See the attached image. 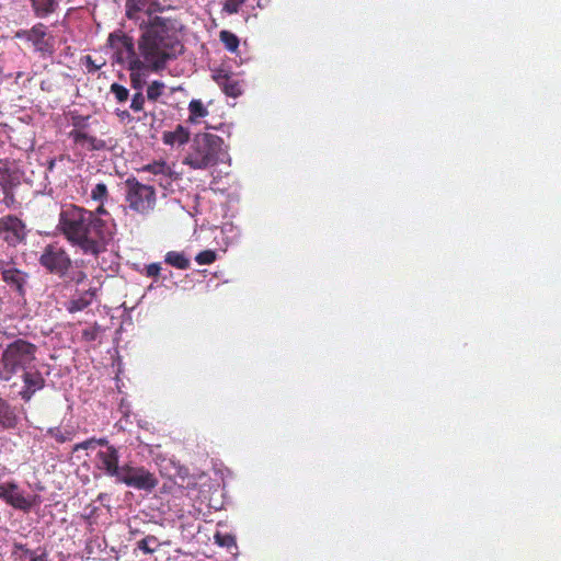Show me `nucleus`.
I'll list each match as a JSON object with an SVG mask.
<instances>
[{"mask_svg": "<svg viewBox=\"0 0 561 561\" xmlns=\"http://www.w3.org/2000/svg\"><path fill=\"white\" fill-rule=\"evenodd\" d=\"M124 8L125 18L136 22L138 25L141 21L163 18L158 15V13H162L164 10L160 0H126Z\"/></svg>", "mask_w": 561, "mask_h": 561, "instance_id": "10", "label": "nucleus"}, {"mask_svg": "<svg viewBox=\"0 0 561 561\" xmlns=\"http://www.w3.org/2000/svg\"><path fill=\"white\" fill-rule=\"evenodd\" d=\"M14 38L31 44L33 49L41 53L42 56H51L54 53V39L51 36H47V25L42 22L33 24L30 30L16 31Z\"/></svg>", "mask_w": 561, "mask_h": 561, "instance_id": "9", "label": "nucleus"}, {"mask_svg": "<svg viewBox=\"0 0 561 561\" xmlns=\"http://www.w3.org/2000/svg\"><path fill=\"white\" fill-rule=\"evenodd\" d=\"M105 203H99L95 210H90V214L94 216L99 222H113L111 218H104L103 216L111 217V214L105 209Z\"/></svg>", "mask_w": 561, "mask_h": 561, "instance_id": "38", "label": "nucleus"}, {"mask_svg": "<svg viewBox=\"0 0 561 561\" xmlns=\"http://www.w3.org/2000/svg\"><path fill=\"white\" fill-rule=\"evenodd\" d=\"M224 140L211 133H197L186 151L183 163L193 170H207L222 161Z\"/></svg>", "mask_w": 561, "mask_h": 561, "instance_id": "3", "label": "nucleus"}, {"mask_svg": "<svg viewBox=\"0 0 561 561\" xmlns=\"http://www.w3.org/2000/svg\"><path fill=\"white\" fill-rule=\"evenodd\" d=\"M146 99L147 96H145L141 91H136L131 98L130 108L135 113H140V111L145 108Z\"/></svg>", "mask_w": 561, "mask_h": 561, "instance_id": "37", "label": "nucleus"}, {"mask_svg": "<svg viewBox=\"0 0 561 561\" xmlns=\"http://www.w3.org/2000/svg\"><path fill=\"white\" fill-rule=\"evenodd\" d=\"M95 295V288H88L77 297H72L69 301H67L66 309L71 313L82 311L91 306Z\"/></svg>", "mask_w": 561, "mask_h": 561, "instance_id": "19", "label": "nucleus"}, {"mask_svg": "<svg viewBox=\"0 0 561 561\" xmlns=\"http://www.w3.org/2000/svg\"><path fill=\"white\" fill-rule=\"evenodd\" d=\"M137 548L146 553H151L160 546L156 536L149 535L136 543Z\"/></svg>", "mask_w": 561, "mask_h": 561, "instance_id": "32", "label": "nucleus"}, {"mask_svg": "<svg viewBox=\"0 0 561 561\" xmlns=\"http://www.w3.org/2000/svg\"><path fill=\"white\" fill-rule=\"evenodd\" d=\"M21 173L13 167L9 159H0V187L19 186Z\"/></svg>", "mask_w": 561, "mask_h": 561, "instance_id": "17", "label": "nucleus"}, {"mask_svg": "<svg viewBox=\"0 0 561 561\" xmlns=\"http://www.w3.org/2000/svg\"><path fill=\"white\" fill-rule=\"evenodd\" d=\"M84 65L89 73L98 72L101 67L105 65V61L96 62L91 55H85Z\"/></svg>", "mask_w": 561, "mask_h": 561, "instance_id": "39", "label": "nucleus"}, {"mask_svg": "<svg viewBox=\"0 0 561 561\" xmlns=\"http://www.w3.org/2000/svg\"><path fill=\"white\" fill-rule=\"evenodd\" d=\"M33 13H35L36 18L44 19L49 16V14L54 13L58 8V2L56 0H30Z\"/></svg>", "mask_w": 561, "mask_h": 561, "instance_id": "21", "label": "nucleus"}, {"mask_svg": "<svg viewBox=\"0 0 561 561\" xmlns=\"http://www.w3.org/2000/svg\"><path fill=\"white\" fill-rule=\"evenodd\" d=\"M22 382L20 396L25 403L30 402L37 391L46 387V379L43 373L34 367L22 370Z\"/></svg>", "mask_w": 561, "mask_h": 561, "instance_id": "12", "label": "nucleus"}, {"mask_svg": "<svg viewBox=\"0 0 561 561\" xmlns=\"http://www.w3.org/2000/svg\"><path fill=\"white\" fill-rule=\"evenodd\" d=\"M38 263L47 272L65 277L72 267V259L59 243H48L38 257Z\"/></svg>", "mask_w": 561, "mask_h": 561, "instance_id": "6", "label": "nucleus"}, {"mask_svg": "<svg viewBox=\"0 0 561 561\" xmlns=\"http://www.w3.org/2000/svg\"><path fill=\"white\" fill-rule=\"evenodd\" d=\"M216 259H217V254L213 250L202 251L195 256L196 263L199 265L214 264Z\"/></svg>", "mask_w": 561, "mask_h": 561, "instance_id": "36", "label": "nucleus"}, {"mask_svg": "<svg viewBox=\"0 0 561 561\" xmlns=\"http://www.w3.org/2000/svg\"><path fill=\"white\" fill-rule=\"evenodd\" d=\"M114 222H100L83 206L70 204L59 214V230L85 255L98 257L107 251L114 236Z\"/></svg>", "mask_w": 561, "mask_h": 561, "instance_id": "2", "label": "nucleus"}, {"mask_svg": "<svg viewBox=\"0 0 561 561\" xmlns=\"http://www.w3.org/2000/svg\"><path fill=\"white\" fill-rule=\"evenodd\" d=\"M141 170L152 174L162 175H171L172 173L171 168L168 167L164 161H153L151 163L145 164Z\"/></svg>", "mask_w": 561, "mask_h": 561, "instance_id": "29", "label": "nucleus"}, {"mask_svg": "<svg viewBox=\"0 0 561 561\" xmlns=\"http://www.w3.org/2000/svg\"><path fill=\"white\" fill-rule=\"evenodd\" d=\"M90 197L96 203H105L110 198L107 185L104 183H96L90 192Z\"/></svg>", "mask_w": 561, "mask_h": 561, "instance_id": "27", "label": "nucleus"}, {"mask_svg": "<svg viewBox=\"0 0 561 561\" xmlns=\"http://www.w3.org/2000/svg\"><path fill=\"white\" fill-rule=\"evenodd\" d=\"M164 263L179 270H187L190 267V260L182 252H168L164 255Z\"/></svg>", "mask_w": 561, "mask_h": 561, "instance_id": "25", "label": "nucleus"}, {"mask_svg": "<svg viewBox=\"0 0 561 561\" xmlns=\"http://www.w3.org/2000/svg\"><path fill=\"white\" fill-rule=\"evenodd\" d=\"M165 89L163 81L153 80L147 89V99L149 102H157Z\"/></svg>", "mask_w": 561, "mask_h": 561, "instance_id": "30", "label": "nucleus"}, {"mask_svg": "<svg viewBox=\"0 0 561 561\" xmlns=\"http://www.w3.org/2000/svg\"><path fill=\"white\" fill-rule=\"evenodd\" d=\"M245 2V0H226L224 4V10L229 13H238L240 7Z\"/></svg>", "mask_w": 561, "mask_h": 561, "instance_id": "41", "label": "nucleus"}, {"mask_svg": "<svg viewBox=\"0 0 561 561\" xmlns=\"http://www.w3.org/2000/svg\"><path fill=\"white\" fill-rule=\"evenodd\" d=\"M214 541L216 545L227 548L231 553H237L238 551L237 539L232 534L216 531L214 534Z\"/></svg>", "mask_w": 561, "mask_h": 561, "instance_id": "24", "label": "nucleus"}, {"mask_svg": "<svg viewBox=\"0 0 561 561\" xmlns=\"http://www.w3.org/2000/svg\"><path fill=\"white\" fill-rule=\"evenodd\" d=\"M20 419L14 407L7 399L0 397V428L2 431H14Z\"/></svg>", "mask_w": 561, "mask_h": 561, "instance_id": "16", "label": "nucleus"}, {"mask_svg": "<svg viewBox=\"0 0 561 561\" xmlns=\"http://www.w3.org/2000/svg\"><path fill=\"white\" fill-rule=\"evenodd\" d=\"M46 435L55 438L59 444L71 440L73 438L72 430H61L60 426L48 427Z\"/></svg>", "mask_w": 561, "mask_h": 561, "instance_id": "26", "label": "nucleus"}, {"mask_svg": "<svg viewBox=\"0 0 561 561\" xmlns=\"http://www.w3.org/2000/svg\"><path fill=\"white\" fill-rule=\"evenodd\" d=\"M99 332H100V327L98 324H95L93 327H88V328L83 329L82 337L89 342L95 341L98 339Z\"/></svg>", "mask_w": 561, "mask_h": 561, "instance_id": "42", "label": "nucleus"}, {"mask_svg": "<svg viewBox=\"0 0 561 561\" xmlns=\"http://www.w3.org/2000/svg\"><path fill=\"white\" fill-rule=\"evenodd\" d=\"M89 116H75L72 117V129L84 130L88 126Z\"/></svg>", "mask_w": 561, "mask_h": 561, "instance_id": "44", "label": "nucleus"}, {"mask_svg": "<svg viewBox=\"0 0 561 561\" xmlns=\"http://www.w3.org/2000/svg\"><path fill=\"white\" fill-rule=\"evenodd\" d=\"M16 186H3V187H0L1 191H2V195H3L2 203L9 209H15L16 206L19 205V202L16 201L15 195H14V188Z\"/></svg>", "mask_w": 561, "mask_h": 561, "instance_id": "34", "label": "nucleus"}, {"mask_svg": "<svg viewBox=\"0 0 561 561\" xmlns=\"http://www.w3.org/2000/svg\"><path fill=\"white\" fill-rule=\"evenodd\" d=\"M38 347L36 343L16 337L5 344L0 355V380L10 381L26 368L34 367Z\"/></svg>", "mask_w": 561, "mask_h": 561, "instance_id": "4", "label": "nucleus"}, {"mask_svg": "<svg viewBox=\"0 0 561 561\" xmlns=\"http://www.w3.org/2000/svg\"><path fill=\"white\" fill-rule=\"evenodd\" d=\"M182 30L183 24L176 18H157L139 23L136 44L133 36L123 32L111 33L108 44L115 51L116 62L127 64L128 69L150 68L158 73L183 53Z\"/></svg>", "mask_w": 561, "mask_h": 561, "instance_id": "1", "label": "nucleus"}, {"mask_svg": "<svg viewBox=\"0 0 561 561\" xmlns=\"http://www.w3.org/2000/svg\"><path fill=\"white\" fill-rule=\"evenodd\" d=\"M2 280L8 284L11 288H14L20 295L24 294V287L28 279V274L23 270L13 266L12 261H8V264L1 266Z\"/></svg>", "mask_w": 561, "mask_h": 561, "instance_id": "14", "label": "nucleus"}, {"mask_svg": "<svg viewBox=\"0 0 561 561\" xmlns=\"http://www.w3.org/2000/svg\"><path fill=\"white\" fill-rule=\"evenodd\" d=\"M32 561H48L47 560V549L44 547H37V548L33 549Z\"/></svg>", "mask_w": 561, "mask_h": 561, "instance_id": "45", "label": "nucleus"}, {"mask_svg": "<svg viewBox=\"0 0 561 561\" xmlns=\"http://www.w3.org/2000/svg\"><path fill=\"white\" fill-rule=\"evenodd\" d=\"M34 549H30L26 545L14 542L11 547V561H32Z\"/></svg>", "mask_w": 561, "mask_h": 561, "instance_id": "23", "label": "nucleus"}, {"mask_svg": "<svg viewBox=\"0 0 561 561\" xmlns=\"http://www.w3.org/2000/svg\"><path fill=\"white\" fill-rule=\"evenodd\" d=\"M69 136L73 144L87 147L88 150H101L106 147L104 140L96 138V136L89 135L84 130L72 129Z\"/></svg>", "mask_w": 561, "mask_h": 561, "instance_id": "18", "label": "nucleus"}, {"mask_svg": "<svg viewBox=\"0 0 561 561\" xmlns=\"http://www.w3.org/2000/svg\"><path fill=\"white\" fill-rule=\"evenodd\" d=\"M64 161H71V158L66 154H60L59 157L51 158L47 161L46 170L48 172H54L56 169L59 168V163H61Z\"/></svg>", "mask_w": 561, "mask_h": 561, "instance_id": "40", "label": "nucleus"}, {"mask_svg": "<svg viewBox=\"0 0 561 561\" xmlns=\"http://www.w3.org/2000/svg\"><path fill=\"white\" fill-rule=\"evenodd\" d=\"M116 115L122 119V121H130L131 119V116L128 112V110H117L116 111Z\"/></svg>", "mask_w": 561, "mask_h": 561, "instance_id": "46", "label": "nucleus"}, {"mask_svg": "<svg viewBox=\"0 0 561 561\" xmlns=\"http://www.w3.org/2000/svg\"><path fill=\"white\" fill-rule=\"evenodd\" d=\"M116 482L136 490L152 491L158 485V479L144 466L125 463L121 467Z\"/></svg>", "mask_w": 561, "mask_h": 561, "instance_id": "8", "label": "nucleus"}, {"mask_svg": "<svg viewBox=\"0 0 561 561\" xmlns=\"http://www.w3.org/2000/svg\"><path fill=\"white\" fill-rule=\"evenodd\" d=\"M106 447V450H99L96 453V459H99V469L103 470L104 473L111 478H117L119 474V453L114 446Z\"/></svg>", "mask_w": 561, "mask_h": 561, "instance_id": "13", "label": "nucleus"}, {"mask_svg": "<svg viewBox=\"0 0 561 561\" xmlns=\"http://www.w3.org/2000/svg\"><path fill=\"white\" fill-rule=\"evenodd\" d=\"M213 79L229 98L236 99L242 93V85L240 80H238V78L227 72L226 70L215 71L213 73Z\"/></svg>", "mask_w": 561, "mask_h": 561, "instance_id": "15", "label": "nucleus"}, {"mask_svg": "<svg viewBox=\"0 0 561 561\" xmlns=\"http://www.w3.org/2000/svg\"><path fill=\"white\" fill-rule=\"evenodd\" d=\"M188 117L187 121L191 123L199 122V118L208 116V108L203 104L201 100H192L187 106Z\"/></svg>", "mask_w": 561, "mask_h": 561, "instance_id": "22", "label": "nucleus"}, {"mask_svg": "<svg viewBox=\"0 0 561 561\" xmlns=\"http://www.w3.org/2000/svg\"><path fill=\"white\" fill-rule=\"evenodd\" d=\"M125 202L128 208L138 214H149L156 206V190L151 185L138 182L137 178L129 176L125 181Z\"/></svg>", "mask_w": 561, "mask_h": 561, "instance_id": "5", "label": "nucleus"}, {"mask_svg": "<svg viewBox=\"0 0 561 561\" xmlns=\"http://www.w3.org/2000/svg\"><path fill=\"white\" fill-rule=\"evenodd\" d=\"M84 279H87V273L80 271L77 273V277L73 279L77 284L82 283Z\"/></svg>", "mask_w": 561, "mask_h": 561, "instance_id": "47", "label": "nucleus"}, {"mask_svg": "<svg viewBox=\"0 0 561 561\" xmlns=\"http://www.w3.org/2000/svg\"><path fill=\"white\" fill-rule=\"evenodd\" d=\"M110 93L113 94L114 100L119 104L125 103L129 99V90L118 83L110 85Z\"/></svg>", "mask_w": 561, "mask_h": 561, "instance_id": "33", "label": "nucleus"}, {"mask_svg": "<svg viewBox=\"0 0 561 561\" xmlns=\"http://www.w3.org/2000/svg\"><path fill=\"white\" fill-rule=\"evenodd\" d=\"M98 445L99 446H107L108 445V439L106 437H100V438L91 437V438H88L85 440H82L79 444H76L72 447V453L79 451L81 449H92V448H94Z\"/></svg>", "mask_w": 561, "mask_h": 561, "instance_id": "28", "label": "nucleus"}, {"mask_svg": "<svg viewBox=\"0 0 561 561\" xmlns=\"http://www.w3.org/2000/svg\"><path fill=\"white\" fill-rule=\"evenodd\" d=\"M3 264H8V261L0 260V271H1V266H2Z\"/></svg>", "mask_w": 561, "mask_h": 561, "instance_id": "48", "label": "nucleus"}, {"mask_svg": "<svg viewBox=\"0 0 561 561\" xmlns=\"http://www.w3.org/2000/svg\"><path fill=\"white\" fill-rule=\"evenodd\" d=\"M0 236L9 245L15 247L25 240L26 227L18 216H2L0 217Z\"/></svg>", "mask_w": 561, "mask_h": 561, "instance_id": "11", "label": "nucleus"}, {"mask_svg": "<svg viewBox=\"0 0 561 561\" xmlns=\"http://www.w3.org/2000/svg\"><path fill=\"white\" fill-rule=\"evenodd\" d=\"M130 71V83L134 89L137 91H141L142 81L141 76L146 75V72H152L150 68H134Z\"/></svg>", "mask_w": 561, "mask_h": 561, "instance_id": "35", "label": "nucleus"}, {"mask_svg": "<svg viewBox=\"0 0 561 561\" xmlns=\"http://www.w3.org/2000/svg\"><path fill=\"white\" fill-rule=\"evenodd\" d=\"M0 500L25 514L41 503L39 495L25 493L14 480L0 483Z\"/></svg>", "mask_w": 561, "mask_h": 561, "instance_id": "7", "label": "nucleus"}, {"mask_svg": "<svg viewBox=\"0 0 561 561\" xmlns=\"http://www.w3.org/2000/svg\"><path fill=\"white\" fill-rule=\"evenodd\" d=\"M145 274L149 278H158L161 274V264L151 263L145 267Z\"/></svg>", "mask_w": 561, "mask_h": 561, "instance_id": "43", "label": "nucleus"}, {"mask_svg": "<svg viewBox=\"0 0 561 561\" xmlns=\"http://www.w3.org/2000/svg\"><path fill=\"white\" fill-rule=\"evenodd\" d=\"M219 38L222 42V44L226 46V49H228L229 51L238 50L239 38H238V35H236L234 33L229 32V31H221L219 33Z\"/></svg>", "mask_w": 561, "mask_h": 561, "instance_id": "31", "label": "nucleus"}, {"mask_svg": "<svg viewBox=\"0 0 561 561\" xmlns=\"http://www.w3.org/2000/svg\"><path fill=\"white\" fill-rule=\"evenodd\" d=\"M190 140V131L186 127L178 125L174 130L162 133V141L168 146H184Z\"/></svg>", "mask_w": 561, "mask_h": 561, "instance_id": "20", "label": "nucleus"}]
</instances>
